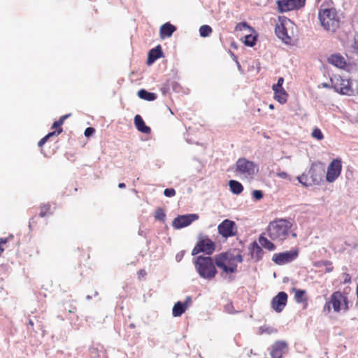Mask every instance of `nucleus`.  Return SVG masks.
Listing matches in <instances>:
<instances>
[{
    "label": "nucleus",
    "instance_id": "f257e3e1",
    "mask_svg": "<svg viewBox=\"0 0 358 358\" xmlns=\"http://www.w3.org/2000/svg\"><path fill=\"white\" fill-rule=\"evenodd\" d=\"M350 308L348 292L345 289L343 292L336 290L331 293L325 301L323 312L327 314L331 313L340 314L347 313Z\"/></svg>",
    "mask_w": 358,
    "mask_h": 358
},
{
    "label": "nucleus",
    "instance_id": "f03ea898",
    "mask_svg": "<svg viewBox=\"0 0 358 358\" xmlns=\"http://www.w3.org/2000/svg\"><path fill=\"white\" fill-rule=\"evenodd\" d=\"M293 224L285 219H276L271 222L267 227V233L269 238L273 241L282 242L289 234L294 238L296 234L293 232Z\"/></svg>",
    "mask_w": 358,
    "mask_h": 358
},
{
    "label": "nucleus",
    "instance_id": "7ed1b4c3",
    "mask_svg": "<svg viewBox=\"0 0 358 358\" xmlns=\"http://www.w3.org/2000/svg\"><path fill=\"white\" fill-rule=\"evenodd\" d=\"M216 266L221 270V276L225 277L228 274L237 271L238 263L243 261L241 255H235L231 251L223 252L214 257Z\"/></svg>",
    "mask_w": 358,
    "mask_h": 358
},
{
    "label": "nucleus",
    "instance_id": "20e7f679",
    "mask_svg": "<svg viewBox=\"0 0 358 358\" xmlns=\"http://www.w3.org/2000/svg\"><path fill=\"white\" fill-rule=\"evenodd\" d=\"M194 264L198 273L204 279H212L217 273L215 259L210 257L199 256Z\"/></svg>",
    "mask_w": 358,
    "mask_h": 358
},
{
    "label": "nucleus",
    "instance_id": "39448f33",
    "mask_svg": "<svg viewBox=\"0 0 358 358\" xmlns=\"http://www.w3.org/2000/svg\"><path fill=\"white\" fill-rule=\"evenodd\" d=\"M319 19L322 26L327 31L334 32L339 27V17L335 8H321Z\"/></svg>",
    "mask_w": 358,
    "mask_h": 358
},
{
    "label": "nucleus",
    "instance_id": "423d86ee",
    "mask_svg": "<svg viewBox=\"0 0 358 358\" xmlns=\"http://www.w3.org/2000/svg\"><path fill=\"white\" fill-rule=\"evenodd\" d=\"M215 243L207 236L200 234L198 238L196 245L192 251V255H196L200 252L205 253L207 255H212L215 250Z\"/></svg>",
    "mask_w": 358,
    "mask_h": 358
},
{
    "label": "nucleus",
    "instance_id": "0eeeda50",
    "mask_svg": "<svg viewBox=\"0 0 358 358\" xmlns=\"http://www.w3.org/2000/svg\"><path fill=\"white\" fill-rule=\"evenodd\" d=\"M306 0H277V9L279 13H283L292 10H297L306 4Z\"/></svg>",
    "mask_w": 358,
    "mask_h": 358
},
{
    "label": "nucleus",
    "instance_id": "6e6552de",
    "mask_svg": "<svg viewBox=\"0 0 358 358\" xmlns=\"http://www.w3.org/2000/svg\"><path fill=\"white\" fill-rule=\"evenodd\" d=\"M236 171L248 177L255 175L258 171V169L254 162L245 158H240L236 163Z\"/></svg>",
    "mask_w": 358,
    "mask_h": 358
},
{
    "label": "nucleus",
    "instance_id": "1a4fd4ad",
    "mask_svg": "<svg viewBox=\"0 0 358 358\" xmlns=\"http://www.w3.org/2000/svg\"><path fill=\"white\" fill-rule=\"evenodd\" d=\"M299 254V248H294L289 251L275 253L272 257V261L277 265H284L295 260Z\"/></svg>",
    "mask_w": 358,
    "mask_h": 358
},
{
    "label": "nucleus",
    "instance_id": "9d476101",
    "mask_svg": "<svg viewBox=\"0 0 358 358\" xmlns=\"http://www.w3.org/2000/svg\"><path fill=\"white\" fill-rule=\"evenodd\" d=\"M219 234L224 238H229L236 236L237 227L234 221L224 220L217 227Z\"/></svg>",
    "mask_w": 358,
    "mask_h": 358
},
{
    "label": "nucleus",
    "instance_id": "9b49d317",
    "mask_svg": "<svg viewBox=\"0 0 358 358\" xmlns=\"http://www.w3.org/2000/svg\"><path fill=\"white\" fill-rule=\"evenodd\" d=\"M341 170L342 162L341 159H333L327 168L326 175L327 180L329 182H333L335 181L336 178L340 176Z\"/></svg>",
    "mask_w": 358,
    "mask_h": 358
},
{
    "label": "nucleus",
    "instance_id": "f8f14e48",
    "mask_svg": "<svg viewBox=\"0 0 358 358\" xmlns=\"http://www.w3.org/2000/svg\"><path fill=\"white\" fill-rule=\"evenodd\" d=\"M333 87L335 91L343 95L350 96L353 94V89L350 80L341 77L336 78Z\"/></svg>",
    "mask_w": 358,
    "mask_h": 358
},
{
    "label": "nucleus",
    "instance_id": "ddd939ff",
    "mask_svg": "<svg viewBox=\"0 0 358 358\" xmlns=\"http://www.w3.org/2000/svg\"><path fill=\"white\" fill-rule=\"evenodd\" d=\"M199 218L196 214H189L185 215H179L173 221V226L176 229H181L189 225L192 222Z\"/></svg>",
    "mask_w": 358,
    "mask_h": 358
},
{
    "label": "nucleus",
    "instance_id": "4468645a",
    "mask_svg": "<svg viewBox=\"0 0 358 358\" xmlns=\"http://www.w3.org/2000/svg\"><path fill=\"white\" fill-rule=\"evenodd\" d=\"M288 296L285 292H280L271 301V307L277 313L283 310L287 305Z\"/></svg>",
    "mask_w": 358,
    "mask_h": 358
},
{
    "label": "nucleus",
    "instance_id": "2eb2a0df",
    "mask_svg": "<svg viewBox=\"0 0 358 358\" xmlns=\"http://www.w3.org/2000/svg\"><path fill=\"white\" fill-rule=\"evenodd\" d=\"M286 22L287 20L283 19L280 24H277L275 25V31L280 39H281L285 43L289 44L292 42V38L287 34Z\"/></svg>",
    "mask_w": 358,
    "mask_h": 358
},
{
    "label": "nucleus",
    "instance_id": "dca6fc26",
    "mask_svg": "<svg viewBox=\"0 0 358 358\" xmlns=\"http://www.w3.org/2000/svg\"><path fill=\"white\" fill-rule=\"evenodd\" d=\"M287 348V343L283 341H276L271 347V356L272 358H281Z\"/></svg>",
    "mask_w": 358,
    "mask_h": 358
},
{
    "label": "nucleus",
    "instance_id": "f3484780",
    "mask_svg": "<svg viewBox=\"0 0 358 358\" xmlns=\"http://www.w3.org/2000/svg\"><path fill=\"white\" fill-rule=\"evenodd\" d=\"M327 61L329 64L341 69H345L347 67L345 58L339 53L331 55L328 57Z\"/></svg>",
    "mask_w": 358,
    "mask_h": 358
},
{
    "label": "nucleus",
    "instance_id": "a211bd4d",
    "mask_svg": "<svg viewBox=\"0 0 358 358\" xmlns=\"http://www.w3.org/2000/svg\"><path fill=\"white\" fill-rule=\"evenodd\" d=\"M192 299L190 296H187L184 303H181L180 301L177 302L172 310L173 315L174 317H180L184 313L187 308L188 306L191 303Z\"/></svg>",
    "mask_w": 358,
    "mask_h": 358
},
{
    "label": "nucleus",
    "instance_id": "6ab92c4d",
    "mask_svg": "<svg viewBox=\"0 0 358 358\" xmlns=\"http://www.w3.org/2000/svg\"><path fill=\"white\" fill-rule=\"evenodd\" d=\"M176 30V27L169 22H166L161 26L159 29L160 38L164 39L172 36L173 33Z\"/></svg>",
    "mask_w": 358,
    "mask_h": 358
},
{
    "label": "nucleus",
    "instance_id": "aec40b11",
    "mask_svg": "<svg viewBox=\"0 0 358 358\" xmlns=\"http://www.w3.org/2000/svg\"><path fill=\"white\" fill-rule=\"evenodd\" d=\"M134 124L136 129L143 134H150L151 131L150 128L145 125V122L140 115H136L134 117Z\"/></svg>",
    "mask_w": 358,
    "mask_h": 358
},
{
    "label": "nucleus",
    "instance_id": "412c9836",
    "mask_svg": "<svg viewBox=\"0 0 358 358\" xmlns=\"http://www.w3.org/2000/svg\"><path fill=\"white\" fill-rule=\"evenodd\" d=\"M163 52L160 45L151 49L148 52V64H152L156 59L162 57Z\"/></svg>",
    "mask_w": 358,
    "mask_h": 358
},
{
    "label": "nucleus",
    "instance_id": "4be33fe9",
    "mask_svg": "<svg viewBox=\"0 0 358 358\" xmlns=\"http://www.w3.org/2000/svg\"><path fill=\"white\" fill-rule=\"evenodd\" d=\"M274 99L281 104H284L287 102L288 98V94L284 88H274Z\"/></svg>",
    "mask_w": 358,
    "mask_h": 358
},
{
    "label": "nucleus",
    "instance_id": "5701e85b",
    "mask_svg": "<svg viewBox=\"0 0 358 358\" xmlns=\"http://www.w3.org/2000/svg\"><path fill=\"white\" fill-rule=\"evenodd\" d=\"M292 292H294V299L297 303L307 302L306 297V291L304 289H299L295 287L292 288Z\"/></svg>",
    "mask_w": 358,
    "mask_h": 358
},
{
    "label": "nucleus",
    "instance_id": "b1692460",
    "mask_svg": "<svg viewBox=\"0 0 358 358\" xmlns=\"http://www.w3.org/2000/svg\"><path fill=\"white\" fill-rule=\"evenodd\" d=\"M138 96L141 99L146 101H154L157 99V94L155 93L149 92L144 89L140 90L138 92Z\"/></svg>",
    "mask_w": 358,
    "mask_h": 358
},
{
    "label": "nucleus",
    "instance_id": "393cba45",
    "mask_svg": "<svg viewBox=\"0 0 358 358\" xmlns=\"http://www.w3.org/2000/svg\"><path fill=\"white\" fill-rule=\"evenodd\" d=\"M230 190L235 194H241L243 190V187L241 182L231 180L229 182Z\"/></svg>",
    "mask_w": 358,
    "mask_h": 358
},
{
    "label": "nucleus",
    "instance_id": "a878e982",
    "mask_svg": "<svg viewBox=\"0 0 358 358\" xmlns=\"http://www.w3.org/2000/svg\"><path fill=\"white\" fill-rule=\"evenodd\" d=\"M259 242L261 244L262 247H264L265 249L273 251L275 250V245L274 243H273L271 241H269L267 238L264 236H260L259 238Z\"/></svg>",
    "mask_w": 358,
    "mask_h": 358
},
{
    "label": "nucleus",
    "instance_id": "bb28decb",
    "mask_svg": "<svg viewBox=\"0 0 358 358\" xmlns=\"http://www.w3.org/2000/svg\"><path fill=\"white\" fill-rule=\"evenodd\" d=\"M69 116H70V114L63 115V116L60 117V118L57 121L54 122V123L52 124V128L57 129V131H55L56 132L55 135H59L63 131V129L61 127V126L64 124L65 120Z\"/></svg>",
    "mask_w": 358,
    "mask_h": 358
},
{
    "label": "nucleus",
    "instance_id": "cd10ccee",
    "mask_svg": "<svg viewBox=\"0 0 358 358\" xmlns=\"http://www.w3.org/2000/svg\"><path fill=\"white\" fill-rule=\"evenodd\" d=\"M298 180L301 184H302L305 187H309L314 185V181L317 180H311L309 178V175L307 173H303L301 176L298 177Z\"/></svg>",
    "mask_w": 358,
    "mask_h": 358
},
{
    "label": "nucleus",
    "instance_id": "c85d7f7f",
    "mask_svg": "<svg viewBox=\"0 0 358 358\" xmlns=\"http://www.w3.org/2000/svg\"><path fill=\"white\" fill-rule=\"evenodd\" d=\"M252 255L257 260L262 259L264 254V251L261 246H259L256 242L252 243Z\"/></svg>",
    "mask_w": 358,
    "mask_h": 358
},
{
    "label": "nucleus",
    "instance_id": "c756f323",
    "mask_svg": "<svg viewBox=\"0 0 358 358\" xmlns=\"http://www.w3.org/2000/svg\"><path fill=\"white\" fill-rule=\"evenodd\" d=\"M315 267H321L323 266H327V268H325L326 273H331L334 270V266H332V262L329 260H322L314 262L313 264Z\"/></svg>",
    "mask_w": 358,
    "mask_h": 358
},
{
    "label": "nucleus",
    "instance_id": "7c9ffc66",
    "mask_svg": "<svg viewBox=\"0 0 358 358\" xmlns=\"http://www.w3.org/2000/svg\"><path fill=\"white\" fill-rule=\"evenodd\" d=\"M308 175H309V178H311V180H317L316 181H314V185L319 184L321 179H322V174L317 173V171L315 169H310L308 172Z\"/></svg>",
    "mask_w": 358,
    "mask_h": 358
},
{
    "label": "nucleus",
    "instance_id": "2f4dec72",
    "mask_svg": "<svg viewBox=\"0 0 358 358\" xmlns=\"http://www.w3.org/2000/svg\"><path fill=\"white\" fill-rule=\"evenodd\" d=\"M101 354L103 355V352L99 351L97 348L90 347L88 350V356L90 358H101Z\"/></svg>",
    "mask_w": 358,
    "mask_h": 358
},
{
    "label": "nucleus",
    "instance_id": "473e14b6",
    "mask_svg": "<svg viewBox=\"0 0 358 358\" xmlns=\"http://www.w3.org/2000/svg\"><path fill=\"white\" fill-rule=\"evenodd\" d=\"M50 208H51L50 205L49 203L42 204L40 206V213H39L40 217H43L46 215H50L51 214Z\"/></svg>",
    "mask_w": 358,
    "mask_h": 358
},
{
    "label": "nucleus",
    "instance_id": "72a5a7b5",
    "mask_svg": "<svg viewBox=\"0 0 358 358\" xmlns=\"http://www.w3.org/2000/svg\"><path fill=\"white\" fill-rule=\"evenodd\" d=\"M213 31L212 28L209 25H202L199 29V33L201 36L207 37Z\"/></svg>",
    "mask_w": 358,
    "mask_h": 358
},
{
    "label": "nucleus",
    "instance_id": "f704fd0d",
    "mask_svg": "<svg viewBox=\"0 0 358 358\" xmlns=\"http://www.w3.org/2000/svg\"><path fill=\"white\" fill-rule=\"evenodd\" d=\"M257 37L252 34H248L245 36L244 43L250 47H252L255 45Z\"/></svg>",
    "mask_w": 358,
    "mask_h": 358
},
{
    "label": "nucleus",
    "instance_id": "c9c22d12",
    "mask_svg": "<svg viewBox=\"0 0 358 358\" xmlns=\"http://www.w3.org/2000/svg\"><path fill=\"white\" fill-rule=\"evenodd\" d=\"M312 136H313V138H314L318 141H321L324 138V136H323L321 130L318 128H315L313 130Z\"/></svg>",
    "mask_w": 358,
    "mask_h": 358
},
{
    "label": "nucleus",
    "instance_id": "e433bc0d",
    "mask_svg": "<svg viewBox=\"0 0 358 358\" xmlns=\"http://www.w3.org/2000/svg\"><path fill=\"white\" fill-rule=\"evenodd\" d=\"M166 215L162 208H158L156 210L155 213V218L158 220L164 221L165 219Z\"/></svg>",
    "mask_w": 358,
    "mask_h": 358
},
{
    "label": "nucleus",
    "instance_id": "4c0bfd02",
    "mask_svg": "<svg viewBox=\"0 0 358 358\" xmlns=\"http://www.w3.org/2000/svg\"><path fill=\"white\" fill-rule=\"evenodd\" d=\"M56 134V132L55 131H52V132H50L48 134H47L46 136H45L43 138H42L38 145L39 147H42L46 142L48 140V138Z\"/></svg>",
    "mask_w": 358,
    "mask_h": 358
},
{
    "label": "nucleus",
    "instance_id": "58836bf2",
    "mask_svg": "<svg viewBox=\"0 0 358 358\" xmlns=\"http://www.w3.org/2000/svg\"><path fill=\"white\" fill-rule=\"evenodd\" d=\"M245 29H250V27L245 22L237 24L235 27L236 31H243Z\"/></svg>",
    "mask_w": 358,
    "mask_h": 358
},
{
    "label": "nucleus",
    "instance_id": "ea45409f",
    "mask_svg": "<svg viewBox=\"0 0 358 358\" xmlns=\"http://www.w3.org/2000/svg\"><path fill=\"white\" fill-rule=\"evenodd\" d=\"M341 277L343 279L342 284L346 285V284H350L352 282L351 276L348 273H343L341 274Z\"/></svg>",
    "mask_w": 358,
    "mask_h": 358
},
{
    "label": "nucleus",
    "instance_id": "a19ab883",
    "mask_svg": "<svg viewBox=\"0 0 358 358\" xmlns=\"http://www.w3.org/2000/svg\"><path fill=\"white\" fill-rule=\"evenodd\" d=\"M164 194L167 197H172L176 195V190L173 188H166L164 191Z\"/></svg>",
    "mask_w": 358,
    "mask_h": 358
},
{
    "label": "nucleus",
    "instance_id": "79ce46f5",
    "mask_svg": "<svg viewBox=\"0 0 358 358\" xmlns=\"http://www.w3.org/2000/svg\"><path fill=\"white\" fill-rule=\"evenodd\" d=\"M252 196L255 200H260L263 198V192L261 190H254Z\"/></svg>",
    "mask_w": 358,
    "mask_h": 358
},
{
    "label": "nucleus",
    "instance_id": "37998d69",
    "mask_svg": "<svg viewBox=\"0 0 358 358\" xmlns=\"http://www.w3.org/2000/svg\"><path fill=\"white\" fill-rule=\"evenodd\" d=\"M283 83H284V78L282 77H280L278 78V80L277 83L273 85L272 89H274V88H278V89L283 88L282 87Z\"/></svg>",
    "mask_w": 358,
    "mask_h": 358
},
{
    "label": "nucleus",
    "instance_id": "c03bdc74",
    "mask_svg": "<svg viewBox=\"0 0 358 358\" xmlns=\"http://www.w3.org/2000/svg\"><path fill=\"white\" fill-rule=\"evenodd\" d=\"M95 132V129L93 127H87L85 131V136L86 137L91 136Z\"/></svg>",
    "mask_w": 358,
    "mask_h": 358
},
{
    "label": "nucleus",
    "instance_id": "a18cd8bd",
    "mask_svg": "<svg viewBox=\"0 0 358 358\" xmlns=\"http://www.w3.org/2000/svg\"><path fill=\"white\" fill-rule=\"evenodd\" d=\"M278 176L281 178H287L288 177V174L286 172H280L278 173Z\"/></svg>",
    "mask_w": 358,
    "mask_h": 358
},
{
    "label": "nucleus",
    "instance_id": "49530a36",
    "mask_svg": "<svg viewBox=\"0 0 358 358\" xmlns=\"http://www.w3.org/2000/svg\"><path fill=\"white\" fill-rule=\"evenodd\" d=\"M35 218H36V217H35V216H34V217H32L31 218V220H30V221H29V227H31L32 224L36 223Z\"/></svg>",
    "mask_w": 358,
    "mask_h": 358
},
{
    "label": "nucleus",
    "instance_id": "de8ad7c7",
    "mask_svg": "<svg viewBox=\"0 0 358 358\" xmlns=\"http://www.w3.org/2000/svg\"><path fill=\"white\" fill-rule=\"evenodd\" d=\"M69 313H75L76 311V307L73 306L69 310Z\"/></svg>",
    "mask_w": 358,
    "mask_h": 358
},
{
    "label": "nucleus",
    "instance_id": "09e8293b",
    "mask_svg": "<svg viewBox=\"0 0 358 358\" xmlns=\"http://www.w3.org/2000/svg\"><path fill=\"white\" fill-rule=\"evenodd\" d=\"M118 187L120 188H124L126 187V185H125L124 183L120 182V183L118 184Z\"/></svg>",
    "mask_w": 358,
    "mask_h": 358
},
{
    "label": "nucleus",
    "instance_id": "8fccbe9b",
    "mask_svg": "<svg viewBox=\"0 0 358 358\" xmlns=\"http://www.w3.org/2000/svg\"><path fill=\"white\" fill-rule=\"evenodd\" d=\"M322 86H323L324 87H329V85H328L327 83H323V84H322Z\"/></svg>",
    "mask_w": 358,
    "mask_h": 358
},
{
    "label": "nucleus",
    "instance_id": "3c124183",
    "mask_svg": "<svg viewBox=\"0 0 358 358\" xmlns=\"http://www.w3.org/2000/svg\"><path fill=\"white\" fill-rule=\"evenodd\" d=\"M356 294H357V299H358V285H357Z\"/></svg>",
    "mask_w": 358,
    "mask_h": 358
},
{
    "label": "nucleus",
    "instance_id": "603ef678",
    "mask_svg": "<svg viewBox=\"0 0 358 358\" xmlns=\"http://www.w3.org/2000/svg\"><path fill=\"white\" fill-rule=\"evenodd\" d=\"M29 323V324H30V325H31V326H33V325H34V323H33V322H32L31 320H30Z\"/></svg>",
    "mask_w": 358,
    "mask_h": 358
},
{
    "label": "nucleus",
    "instance_id": "864d4df0",
    "mask_svg": "<svg viewBox=\"0 0 358 358\" xmlns=\"http://www.w3.org/2000/svg\"><path fill=\"white\" fill-rule=\"evenodd\" d=\"M269 108H271V109H273V106L272 104H271V105L269 106Z\"/></svg>",
    "mask_w": 358,
    "mask_h": 358
},
{
    "label": "nucleus",
    "instance_id": "5fc2aeb1",
    "mask_svg": "<svg viewBox=\"0 0 358 358\" xmlns=\"http://www.w3.org/2000/svg\"><path fill=\"white\" fill-rule=\"evenodd\" d=\"M143 271L141 270V271H139V273H140L141 275H143Z\"/></svg>",
    "mask_w": 358,
    "mask_h": 358
},
{
    "label": "nucleus",
    "instance_id": "6e6d98bb",
    "mask_svg": "<svg viewBox=\"0 0 358 358\" xmlns=\"http://www.w3.org/2000/svg\"><path fill=\"white\" fill-rule=\"evenodd\" d=\"M143 271L141 270V271H139V273H140L141 275H143Z\"/></svg>",
    "mask_w": 358,
    "mask_h": 358
},
{
    "label": "nucleus",
    "instance_id": "4d7b16f0",
    "mask_svg": "<svg viewBox=\"0 0 358 358\" xmlns=\"http://www.w3.org/2000/svg\"><path fill=\"white\" fill-rule=\"evenodd\" d=\"M357 285H358V283H357Z\"/></svg>",
    "mask_w": 358,
    "mask_h": 358
}]
</instances>
